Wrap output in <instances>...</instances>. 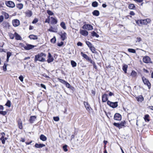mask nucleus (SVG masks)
<instances>
[{
    "label": "nucleus",
    "instance_id": "18",
    "mask_svg": "<svg viewBox=\"0 0 153 153\" xmlns=\"http://www.w3.org/2000/svg\"><path fill=\"white\" fill-rule=\"evenodd\" d=\"M51 23L52 24H56L57 23V20L54 17H51Z\"/></svg>",
    "mask_w": 153,
    "mask_h": 153
},
{
    "label": "nucleus",
    "instance_id": "9",
    "mask_svg": "<svg viewBox=\"0 0 153 153\" xmlns=\"http://www.w3.org/2000/svg\"><path fill=\"white\" fill-rule=\"evenodd\" d=\"M114 119L115 120H120L121 119V116L120 114L116 113L114 115Z\"/></svg>",
    "mask_w": 153,
    "mask_h": 153
},
{
    "label": "nucleus",
    "instance_id": "54",
    "mask_svg": "<svg viewBox=\"0 0 153 153\" xmlns=\"http://www.w3.org/2000/svg\"><path fill=\"white\" fill-rule=\"evenodd\" d=\"M87 61L88 62H90L91 63V64H92V63H94V62L91 59V58H89L87 60Z\"/></svg>",
    "mask_w": 153,
    "mask_h": 153
},
{
    "label": "nucleus",
    "instance_id": "46",
    "mask_svg": "<svg viewBox=\"0 0 153 153\" xmlns=\"http://www.w3.org/2000/svg\"><path fill=\"white\" fill-rule=\"evenodd\" d=\"M67 146L66 145H65L63 146V149L65 152H67L68 151V149H67Z\"/></svg>",
    "mask_w": 153,
    "mask_h": 153
},
{
    "label": "nucleus",
    "instance_id": "30",
    "mask_svg": "<svg viewBox=\"0 0 153 153\" xmlns=\"http://www.w3.org/2000/svg\"><path fill=\"white\" fill-rule=\"evenodd\" d=\"M91 36H93V37H94V36H95L97 38H98L99 37V35L98 34H97L95 32H94V31H92L91 33Z\"/></svg>",
    "mask_w": 153,
    "mask_h": 153
},
{
    "label": "nucleus",
    "instance_id": "15",
    "mask_svg": "<svg viewBox=\"0 0 153 153\" xmlns=\"http://www.w3.org/2000/svg\"><path fill=\"white\" fill-rule=\"evenodd\" d=\"M19 128L20 129H22L23 128L22 121L21 119H19L18 121Z\"/></svg>",
    "mask_w": 153,
    "mask_h": 153
},
{
    "label": "nucleus",
    "instance_id": "12",
    "mask_svg": "<svg viewBox=\"0 0 153 153\" xmlns=\"http://www.w3.org/2000/svg\"><path fill=\"white\" fill-rule=\"evenodd\" d=\"M107 96L108 95L106 94H104L102 95V101L103 102H105L108 101V97Z\"/></svg>",
    "mask_w": 153,
    "mask_h": 153
},
{
    "label": "nucleus",
    "instance_id": "39",
    "mask_svg": "<svg viewBox=\"0 0 153 153\" xmlns=\"http://www.w3.org/2000/svg\"><path fill=\"white\" fill-rule=\"evenodd\" d=\"M89 48L91 51L92 52V53H95V48L93 46Z\"/></svg>",
    "mask_w": 153,
    "mask_h": 153
},
{
    "label": "nucleus",
    "instance_id": "45",
    "mask_svg": "<svg viewBox=\"0 0 153 153\" xmlns=\"http://www.w3.org/2000/svg\"><path fill=\"white\" fill-rule=\"evenodd\" d=\"M47 13L50 16H52L53 14V12L50 10H47Z\"/></svg>",
    "mask_w": 153,
    "mask_h": 153
},
{
    "label": "nucleus",
    "instance_id": "24",
    "mask_svg": "<svg viewBox=\"0 0 153 153\" xmlns=\"http://www.w3.org/2000/svg\"><path fill=\"white\" fill-rule=\"evenodd\" d=\"M65 85H66V86L67 88H70V89H71L72 90H73V89H74V88L73 87L71 86L70 85L68 82H67Z\"/></svg>",
    "mask_w": 153,
    "mask_h": 153
},
{
    "label": "nucleus",
    "instance_id": "50",
    "mask_svg": "<svg viewBox=\"0 0 153 153\" xmlns=\"http://www.w3.org/2000/svg\"><path fill=\"white\" fill-rule=\"evenodd\" d=\"M19 78L21 81L22 82L23 81L24 77L22 76L21 75L19 76Z\"/></svg>",
    "mask_w": 153,
    "mask_h": 153
},
{
    "label": "nucleus",
    "instance_id": "40",
    "mask_svg": "<svg viewBox=\"0 0 153 153\" xmlns=\"http://www.w3.org/2000/svg\"><path fill=\"white\" fill-rule=\"evenodd\" d=\"M5 105L9 107H10L11 106L10 101L9 100H8L7 103L5 104Z\"/></svg>",
    "mask_w": 153,
    "mask_h": 153
},
{
    "label": "nucleus",
    "instance_id": "56",
    "mask_svg": "<svg viewBox=\"0 0 153 153\" xmlns=\"http://www.w3.org/2000/svg\"><path fill=\"white\" fill-rule=\"evenodd\" d=\"M38 21V19H34L32 22L33 24H35Z\"/></svg>",
    "mask_w": 153,
    "mask_h": 153
},
{
    "label": "nucleus",
    "instance_id": "38",
    "mask_svg": "<svg viewBox=\"0 0 153 153\" xmlns=\"http://www.w3.org/2000/svg\"><path fill=\"white\" fill-rule=\"evenodd\" d=\"M3 14L5 18L6 19H8L9 18V16L8 14L6 12H4V13Z\"/></svg>",
    "mask_w": 153,
    "mask_h": 153
},
{
    "label": "nucleus",
    "instance_id": "26",
    "mask_svg": "<svg viewBox=\"0 0 153 153\" xmlns=\"http://www.w3.org/2000/svg\"><path fill=\"white\" fill-rule=\"evenodd\" d=\"M135 7L133 4H130L128 6V8L130 9H134Z\"/></svg>",
    "mask_w": 153,
    "mask_h": 153
},
{
    "label": "nucleus",
    "instance_id": "63",
    "mask_svg": "<svg viewBox=\"0 0 153 153\" xmlns=\"http://www.w3.org/2000/svg\"><path fill=\"white\" fill-rule=\"evenodd\" d=\"M40 85L42 87L45 88V89H46V86L45 85L42 84H41Z\"/></svg>",
    "mask_w": 153,
    "mask_h": 153
},
{
    "label": "nucleus",
    "instance_id": "11",
    "mask_svg": "<svg viewBox=\"0 0 153 153\" xmlns=\"http://www.w3.org/2000/svg\"><path fill=\"white\" fill-rule=\"evenodd\" d=\"M79 33L82 35L86 36L88 35V32L86 30L80 29Z\"/></svg>",
    "mask_w": 153,
    "mask_h": 153
},
{
    "label": "nucleus",
    "instance_id": "10",
    "mask_svg": "<svg viewBox=\"0 0 153 153\" xmlns=\"http://www.w3.org/2000/svg\"><path fill=\"white\" fill-rule=\"evenodd\" d=\"M48 59L47 60V61L48 63L53 62L54 60L52 56L50 53H48Z\"/></svg>",
    "mask_w": 153,
    "mask_h": 153
},
{
    "label": "nucleus",
    "instance_id": "64",
    "mask_svg": "<svg viewBox=\"0 0 153 153\" xmlns=\"http://www.w3.org/2000/svg\"><path fill=\"white\" fill-rule=\"evenodd\" d=\"M130 14L132 16H134L135 15V13L133 11H131L130 13Z\"/></svg>",
    "mask_w": 153,
    "mask_h": 153
},
{
    "label": "nucleus",
    "instance_id": "3",
    "mask_svg": "<svg viewBox=\"0 0 153 153\" xmlns=\"http://www.w3.org/2000/svg\"><path fill=\"white\" fill-rule=\"evenodd\" d=\"M107 104L110 107L113 108H115L118 106V102H112L108 100L107 101Z\"/></svg>",
    "mask_w": 153,
    "mask_h": 153
},
{
    "label": "nucleus",
    "instance_id": "16",
    "mask_svg": "<svg viewBox=\"0 0 153 153\" xmlns=\"http://www.w3.org/2000/svg\"><path fill=\"white\" fill-rule=\"evenodd\" d=\"M45 146V145L43 144H38L36 143L35 145V146L36 148H41Z\"/></svg>",
    "mask_w": 153,
    "mask_h": 153
},
{
    "label": "nucleus",
    "instance_id": "42",
    "mask_svg": "<svg viewBox=\"0 0 153 153\" xmlns=\"http://www.w3.org/2000/svg\"><path fill=\"white\" fill-rule=\"evenodd\" d=\"M143 21V20L142 19L140 20H138L136 21V22L138 25H139V24H142Z\"/></svg>",
    "mask_w": 153,
    "mask_h": 153
},
{
    "label": "nucleus",
    "instance_id": "27",
    "mask_svg": "<svg viewBox=\"0 0 153 153\" xmlns=\"http://www.w3.org/2000/svg\"><path fill=\"white\" fill-rule=\"evenodd\" d=\"M128 66L126 65H124L122 69L125 73H126Z\"/></svg>",
    "mask_w": 153,
    "mask_h": 153
},
{
    "label": "nucleus",
    "instance_id": "43",
    "mask_svg": "<svg viewBox=\"0 0 153 153\" xmlns=\"http://www.w3.org/2000/svg\"><path fill=\"white\" fill-rule=\"evenodd\" d=\"M8 64H6L5 63H4V65L3 66V70L4 71H6L7 70V66Z\"/></svg>",
    "mask_w": 153,
    "mask_h": 153
},
{
    "label": "nucleus",
    "instance_id": "35",
    "mask_svg": "<svg viewBox=\"0 0 153 153\" xmlns=\"http://www.w3.org/2000/svg\"><path fill=\"white\" fill-rule=\"evenodd\" d=\"M98 3L96 1L93 2L92 4V6L94 7H97L98 6Z\"/></svg>",
    "mask_w": 153,
    "mask_h": 153
},
{
    "label": "nucleus",
    "instance_id": "61",
    "mask_svg": "<svg viewBox=\"0 0 153 153\" xmlns=\"http://www.w3.org/2000/svg\"><path fill=\"white\" fill-rule=\"evenodd\" d=\"M82 44L80 42H78L77 43V45L78 46H82Z\"/></svg>",
    "mask_w": 153,
    "mask_h": 153
},
{
    "label": "nucleus",
    "instance_id": "25",
    "mask_svg": "<svg viewBox=\"0 0 153 153\" xmlns=\"http://www.w3.org/2000/svg\"><path fill=\"white\" fill-rule=\"evenodd\" d=\"M29 37L30 39H38L37 36L33 35H30L29 36Z\"/></svg>",
    "mask_w": 153,
    "mask_h": 153
},
{
    "label": "nucleus",
    "instance_id": "17",
    "mask_svg": "<svg viewBox=\"0 0 153 153\" xmlns=\"http://www.w3.org/2000/svg\"><path fill=\"white\" fill-rule=\"evenodd\" d=\"M36 117L35 116H31L29 120L30 122L31 123H33L35 120L36 119Z\"/></svg>",
    "mask_w": 153,
    "mask_h": 153
},
{
    "label": "nucleus",
    "instance_id": "47",
    "mask_svg": "<svg viewBox=\"0 0 153 153\" xmlns=\"http://www.w3.org/2000/svg\"><path fill=\"white\" fill-rule=\"evenodd\" d=\"M58 79L59 80V81L62 83H63L64 84H65L66 82L65 81V80L60 79Z\"/></svg>",
    "mask_w": 153,
    "mask_h": 153
},
{
    "label": "nucleus",
    "instance_id": "36",
    "mask_svg": "<svg viewBox=\"0 0 153 153\" xmlns=\"http://www.w3.org/2000/svg\"><path fill=\"white\" fill-rule=\"evenodd\" d=\"M85 42L89 48H90L93 46L92 44L89 42L86 41Z\"/></svg>",
    "mask_w": 153,
    "mask_h": 153
},
{
    "label": "nucleus",
    "instance_id": "21",
    "mask_svg": "<svg viewBox=\"0 0 153 153\" xmlns=\"http://www.w3.org/2000/svg\"><path fill=\"white\" fill-rule=\"evenodd\" d=\"M92 14L94 16H98L100 14V12L98 10H94Z\"/></svg>",
    "mask_w": 153,
    "mask_h": 153
},
{
    "label": "nucleus",
    "instance_id": "22",
    "mask_svg": "<svg viewBox=\"0 0 153 153\" xmlns=\"http://www.w3.org/2000/svg\"><path fill=\"white\" fill-rule=\"evenodd\" d=\"M40 139L43 141H45L47 140V138L44 135L41 134L40 136Z\"/></svg>",
    "mask_w": 153,
    "mask_h": 153
},
{
    "label": "nucleus",
    "instance_id": "49",
    "mask_svg": "<svg viewBox=\"0 0 153 153\" xmlns=\"http://www.w3.org/2000/svg\"><path fill=\"white\" fill-rule=\"evenodd\" d=\"M48 30L51 32H55L56 31L53 30V28L51 26L50 28L48 29Z\"/></svg>",
    "mask_w": 153,
    "mask_h": 153
},
{
    "label": "nucleus",
    "instance_id": "8",
    "mask_svg": "<svg viewBox=\"0 0 153 153\" xmlns=\"http://www.w3.org/2000/svg\"><path fill=\"white\" fill-rule=\"evenodd\" d=\"M35 47V46L30 44H26V46L23 47L25 50H28L33 48Z\"/></svg>",
    "mask_w": 153,
    "mask_h": 153
},
{
    "label": "nucleus",
    "instance_id": "53",
    "mask_svg": "<svg viewBox=\"0 0 153 153\" xmlns=\"http://www.w3.org/2000/svg\"><path fill=\"white\" fill-rule=\"evenodd\" d=\"M53 120L55 121H59V118L58 117H53Z\"/></svg>",
    "mask_w": 153,
    "mask_h": 153
},
{
    "label": "nucleus",
    "instance_id": "32",
    "mask_svg": "<svg viewBox=\"0 0 153 153\" xmlns=\"http://www.w3.org/2000/svg\"><path fill=\"white\" fill-rule=\"evenodd\" d=\"M71 64L73 67H76L77 64L76 62L73 60L71 61Z\"/></svg>",
    "mask_w": 153,
    "mask_h": 153
},
{
    "label": "nucleus",
    "instance_id": "2",
    "mask_svg": "<svg viewBox=\"0 0 153 153\" xmlns=\"http://www.w3.org/2000/svg\"><path fill=\"white\" fill-rule=\"evenodd\" d=\"M142 79L144 84L147 86L149 89H150L151 87V84L149 80L145 78L144 76L142 77Z\"/></svg>",
    "mask_w": 153,
    "mask_h": 153
},
{
    "label": "nucleus",
    "instance_id": "4",
    "mask_svg": "<svg viewBox=\"0 0 153 153\" xmlns=\"http://www.w3.org/2000/svg\"><path fill=\"white\" fill-rule=\"evenodd\" d=\"M83 29H86L88 30H91L93 29V26L90 24H85L83 25L82 27Z\"/></svg>",
    "mask_w": 153,
    "mask_h": 153
},
{
    "label": "nucleus",
    "instance_id": "44",
    "mask_svg": "<svg viewBox=\"0 0 153 153\" xmlns=\"http://www.w3.org/2000/svg\"><path fill=\"white\" fill-rule=\"evenodd\" d=\"M56 39L55 37L54 36L51 40V43H54L56 42Z\"/></svg>",
    "mask_w": 153,
    "mask_h": 153
},
{
    "label": "nucleus",
    "instance_id": "37",
    "mask_svg": "<svg viewBox=\"0 0 153 153\" xmlns=\"http://www.w3.org/2000/svg\"><path fill=\"white\" fill-rule=\"evenodd\" d=\"M149 117V116L148 114H146L145 115L144 117V120L146 121L149 122V119H148V118Z\"/></svg>",
    "mask_w": 153,
    "mask_h": 153
},
{
    "label": "nucleus",
    "instance_id": "19",
    "mask_svg": "<svg viewBox=\"0 0 153 153\" xmlns=\"http://www.w3.org/2000/svg\"><path fill=\"white\" fill-rule=\"evenodd\" d=\"M15 35V39L17 40H21L22 38L21 36L19 35L17 33L15 32L14 33Z\"/></svg>",
    "mask_w": 153,
    "mask_h": 153
},
{
    "label": "nucleus",
    "instance_id": "5",
    "mask_svg": "<svg viewBox=\"0 0 153 153\" xmlns=\"http://www.w3.org/2000/svg\"><path fill=\"white\" fill-rule=\"evenodd\" d=\"M143 61L144 62L148 63H151V59L150 58L147 56H145L143 58Z\"/></svg>",
    "mask_w": 153,
    "mask_h": 153
},
{
    "label": "nucleus",
    "instance_id": "51",
    "mask_svg": "<svg viewBox=\"0 0 153 153\" xmlns=\"http://www.w3.org/2000/svg\"><path fill=\"white\" fill-rule=\"evenodd\" d=\"M64 44V42H61L60 43H57V45L59 46H62Z\"/></svg>",
    "mask_w": 153,
    "mask_h": 153
},
{
    "label": "nucleus",
    "instance_id": "48",
    "mask_svg": "<svg viewBox=\"0 0 153 153\" xmlns=\"http://www.w3.org/2000/svg\"><path fill=\"white\" fill-rule=\"evenodd\" d=\"M7 58H9L10 56L11 55L12 53L8 51L7 53Z\"/></svg>",
    "mask_w": 153,
    "mask_h": 153
},
{
    "label": "nucleus",
    "instance_id": "31",
    "mask_svg": "<svg viewBox=\"0 0 153 153\" xmlns=\"http://www.w3.org/2000/svg\"><path fill=\"white\" fill-rule=\"evenodd\" d=\"M23 5L22 4L20 3L16 5V7L19 9H21L23 7Z\"/></svg>",
    "mask_w": 153,
    "mask_h": 153
},
{
    "label": "nucleus",
    "instance_id": "14",
    "mask_svg": "<svg viewBox=\"0 0 153 153\" xmlns=\"http://www.w3.org/2000/svg\"><path fill=\"white\" fill-rule=\"evenodd\" d=\"M25 13L26 16L27 17H30L33 14L32 11L29 10H27L25 12Z\"/></svg>",
    "mask_w": 153,
    "mask_h": 153
},
{
    "label": "nucleus",
    "instance_id": "20",
    "mask_svg": "<svg viewBox=\"0 0 153 153\" xmlns=\"http://www.w3.org/2000/svg\"><path fill=\"white\" fill-rule=\"evenodd\" d=\"M136 99L138 101H140L141 102L143 100L144 98L142 95H140L138 97H136Z\"/></svg>",
    "mask_w": 153,
    "mask_h": 153
},
{
    "label": "nucleus",
    "instance_id": "55",
    "mask_svg": "<svg viewBox=\"0 0 153 153\" xmlns=\"http://www.w3.org/2000/svg\"><path fill=\"white\" fill-rule=\"evenodd\" d=\"M4 17L3 16H0V23L3 20Z\"/></svg>",
    "mask_w": 153,
    "mask_h": 153
},
{
    "label": "nucleus",
    "instance_id": "57",
    "mask_svg": "<svg viewBox=\"0 0 153 153\" xmlns=\"http://www.w3.org/2000/svg\"><path fill=\"white\" fill-rule=\"evenodd\" d=\"M7 114V111H1V114L3 115H5Z\"/></svg>",
    "mask_w": 153,
    "mask_h": 153
},
{
    "label": "nucleus",
    "instance_id": "7",
    "mask_svg": "<svg viewBox=\"0 0 153 153\" xmlns=\"http://www.w3.org/2000/svg\"><path fill=\"white\" fill-rule=\"evenodd\" d=\"M12 23L14 27H16L18 26L19 25L20 22L19 20L15 19L13 20Z\"/></svg>",
    "mask_w": 153,
    "mask_h": 153
},
{
    "label": "nucleus",
    "instance_id": "13",
    "mask_svg": "<svg viewBox=\"0 0 153 153\" xmlns=\"http://www.w3.org/2000/svg\"><path fill=\"white\" fill-rule=\"evenodd\" d=\"M61 38L62 39V40L63 41L67 38V34L65 32H64L62 33L60 35Z\"/></svg>",
    "mask_w": 153,
    "mask_h": 153
},
{
    "label": "nucleus",
    "instance_id": "28",
    "mask_svg": "<svg viewBox=\"0 0 153 153\" xmlns=\"http://www.w3.org/2000/svg\"><path fill=\"white\" fill-rule=\"evenodd\" d=\"M60 25L63 29L65 30L66 29L65 24L64 22H62L60 24Z\"/></svg>",
    "mask_w": 153,
    "mask_h": 153
},
{
    "label": "nucleus",
    "instance_id": "60",
    "mask_svg": "<svg viewBox=\"0 0 153 153\" xmlns=\"http://www.w3.org/2000/svg\"><path fill=\"white\" fill-rule=\"evenodd\" d=\"M145 20L147 23H150L151 21V20L149 19H147Z\"/></svg>",
    "mask_w": 153,
    "mask_h": 153
},
{
    "label": "nucleus",
    "instance_id": "52",
    "mask_svg": "<svg viewBox=\"0 0 153 153\" xmlns=\"http://www.w3.org/2000/svg\"><path fill=\"white\" fill-rule=\"evenodd\" d=\"M113 125L114 126H116L117 127L119 128V123H113Z\"/></svg>",
    "mask_w": 153,
    "mask_h": 153
},
{
    "label": "nucleus",
    "instance_id": "59",
    "mask_svg": "<svg viewBox=\"0 0 153 153\" xmlns=\"http://www.w3.org/2000/svg\"><path fill=\"white\" fill-rule=\"evenodd\" d=\"M143 21L142 22V24H143L144 25H146L147 24V23L146 22V20L145 19H143Z\"/></svg>",
    "mask_w": 153,
    "mask_h": 153
},
{
    "label": "nucleus",
    "instance_id": "41",
    "mask_svg": "<svg viewBox=\"0 0 153 153\" xmlns=\"http://www.w3.org/2000/svg\"><path fill=\"white\" fill-rule=\"evenodd\" d=\"M0 140L1 141L2 143L3 144L5 143V140L4 137L2 136L0 138Z\"/></svg>",
    "mask_w": 153,
    "mask_h": 153
},
{
    "label": "nucleus",
    "instance_id": "33",
    "mask_svg": "<svg viewBox=\"0 0 153 153\" xmlns=\"http://www.w3.org/2000/svg\"><path fill=\"white\" fill-rule=\"evenodd\" d=\"M137 75V73L134 71H132L131 74V75L133 77H135Z\"/></svg>",
    "mask_w": 153,
    "mask_h": 153
},
{
    "label": "nucleus",
    "instance_id": "34",
    "mask_svg": "<svg viewBox=\"0 0 153 153\" xmlns=\"http://www.w3.org/2000/svg\"><path fill=\"white\" fill-rule=\"evenodd\" d=\"M128 51L130 53H135L136 51L135 50L133 49L128 48Z\"/></svg>",
    "mask_w": 153,
    "mask_h": 153
},
{
    "label": "nucleus",
    "instance_id": "62",
    "mask_svg": "<svg viewBox=\"0 0 153 153\" xmlns=\"http://www.w3.org/2000/svg\"><path fill=\"white\" fill-rule=\"evenodd\" d=\"M45 22L46 23H49L50 22V19L49 18H48L47 19H46L45 20Z\"/></svg>",
    "mask_w": 153,
    "mask_h": 153
},
{
    "label": "nucleus",
    "instance_id": "1",
    "mask_svg": "<svg viewBox=\"0 0 153 153\" xmlns=\"http://www.w3.org/2000/svg\"><path fill=\"white\" fill-rule=\"evenodd\" d=\"M46 55L43 53H41L36 55L35 56L34 61L36 62L39 61L41 62H44L46 61L45 57Z\"/></svg>",
    "mask_w": 153,
    "mask_h": 153
},
{
    "label": "nucleus",
    "instance_id": "58",
    "mask_svg": "<svg viewBox=\"0 0 153 153\" xmlns=\"http://www.w3.org/2000/svg\"><path fill=\"white\" fill-rule=\"evenodd\" d=\"M135 2L138 3H141L142 2L143 0H133Z\"/></svg>",
    "mask_w": 153,
    "mask_h": 153
},
{
    "label": "nucleus",
    "instance_id": "29",
    "mask_svg": "<svg viewBox=\"0 0 153 153\" xmlns=\"http://www.w3.org/2000/svg\"><path fill=\"white\" fill-rule=\"evenodd\" d=\"M126 123V122L125 121H122L119 124V128H122L123 127L125 126V124Z\"/></svg>",
    "mask_w": 153,
    "mask_h": 153
},
{
    "label": "nucleus",
    "instance_id": "6",
    "mask_svg": "<svg viewBox=\"0 0 153 153\" xmlns=\"http://www.w3.org/2000/svg\"><path fill=\"white\" fill-rule=\"evenodd\" d=\"M5 4L7 6L12 8L14 7L15 6V5L14 2L11 1H6Z\"/></svg>",
    "mask_w": 153,
    "mask_h": 153
},
{
    "label": "nucleus",
    "instance_id": "23",
    "mask_svg": "<svg viewBox=\"0 0 153 153\" xmlns=\"http://www.w3.org/2000/svg\"><path fill=\"white\" fill-rule=\"evenodd\" d=\"M81 54L82 55V56L85 59L87 60L90 58L86 54L82 52H81Z\"/></svg>",
    "mask_w": 153,
    "mask_h": 153
}]
</instances>
